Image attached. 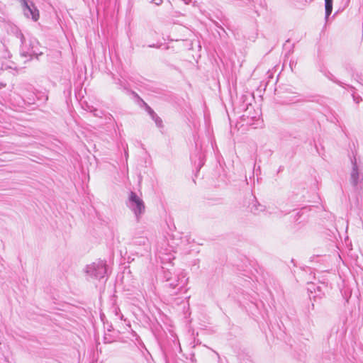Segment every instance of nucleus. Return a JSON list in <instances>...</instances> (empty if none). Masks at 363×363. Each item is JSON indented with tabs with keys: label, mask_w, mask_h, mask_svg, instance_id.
I'll use <instances>...</instances> for the list:
<instances>
[{
	"label": "nucleus",
	"mask_w": 363,
	"mask_h": 363,
	"mask_svg": "<svg viewBox=\"0 0 363 363\" xmlns=\"http://www.w3.org/2000/svg\"><path fill=\"white\" fill-rule=\"evenodd\" d=\"M127 206L133 212L136 219L139 220L140 216L145 213V206L141 198L136 193L130 191L126 203Z\"/></svg>",
	"instance_id": "obj_1"
},
{
	"label": "nucleus",
	"mask_w": 363,
	"mask_h": 363,
	"mask_svg": "<svg viewBox=\"0 0 363 363\" xmlns=\"http://www.w3.org/2000/svg\"><path fill=\"white\" fill-rule=\"evenodd\" d=\"M107 272L106 262L99 260L87 265L86 273L91 278L100 279L104 278Z\"/></svg>",
	"instance_id": "obj_2"
},
{
	"label": "nucleus",
	"mask_w": 363,
	"mask_h": 363,
	"mask_svg": "<svg viewBox=\"0 0 363 363\" xmlns=\"http://www.w3.org/2000/svg\"><path fill=\"white\" fill-rule=\"evenodd\" d=\"M22 9L25 16L37 21L39 18V11L32 1L27 0H21Z\"/></svg>",
	"instance_id": "obj_3"
},
{
	"label": "nucleus",
	"mask_w": 363,
	"mask_h": 363,
	"mask_svg": "<svg viewBox=\"0 0 363 363\" xmlns=\"http://www.w3.org/2000/svg\"><path fill=\"white\" fill-rule=\"evenodd\" d=\"M183 273L179 275H174L171 281L166 284V287L174 291H170L171 294H177L180 289L186 284L187 279H185Z\"/></svg>",
	"instance_id": "obj_4"
},
{
	"label": "nucleus",
	"mask_w": 363,
	"mask_h": 363,
	"mask_svg": "<svg viewBox=\"0 0 363 363\" xmlns=\"http://www.w3.org/2000/svg\"><path fill=\"white\" fill-rule=\"evenodd\" d=\"M42 52H39L38 49V43L36 42H32L30 43V48L26 49V46L23 45L22 47V49L21 50V55L23 57H29V60L32 59L33 56H35L36 57H38V55H42Z\"/></svg>",
	"instance_id": "obj_5"
},
{
	"label": "nucleus",
	"mask_w": 363,
	"mask_h": 363,
	"mask_svg": "<svg viewBox=\"0 0 363 363\" xmlns=\"http://www.w3.org/2000/svg\"><path fill=\"white\" fill-rule=\"evenodd\" d=\"M350 179H351L352 184L354 186H356L357 184L358 179H359V172H358L357 165L355 162L353 163V167H352V172H351V175H350Z\"/></svg>",
	"instance_id": "obj_6"
},
{
	"label": "nucleus",
	"mask_w": 363,
	"mask_h": 363,
	"mask_svg": "<svg viewBox=\"0 0 363 363\" xmlns=\"http://www.w3.org/2000/svg\"><path fill=\"white\" fill-rule=\"evenodd\" d=\"M149 114L150 115L152 119L155 122V124L157 127L160 128L162 126V120L157 116V114L149 107Z\"/></svg>",
	"instance_id": "obj_7"
},
{
	"label": "nucleus",
	"mask_w": 363,
	"mask_h": 363,
	"mask_svg": "<svg viewBox=\"0 0 363 363\" xmlns=\"http://www.w3.org/2000/svg\"><path fill=\"white\" fill-rule=\"evenodd\" d=\"M135 244L139 245H144L145 247V250L147 251H149L150 250L148 239L145 237H141V238H136L135 240Z\"/></svg>",
	"instance_id": "obj_8"
},
{
	"label": "nucleus",
	"mask_w": 363,
	"mask_h": 363,
	"mask_svg": "<svg viewBox=\"0 0 363 363\" xmlns=\"http://www.w3.org/2000/svg\"><path fill=\"white\" fill-rule=\"evenodd\" d=\"M325 21H327L329 16L333 11V0H325Z\"/></svg>",
	"instance_id": "obj_9"
},
{
	"label": "nucleus",
	"mask_w": 363,
	"mask_h": 363,
	"mask_svg": "<svg viewBox=\"0 0 363 363\" xmlns=\"http://www.w3.org/2000/svg\"><path fill=\"white\" fill-rule=\"evenodd\" d=\"M13 33H15L16 38L20 40L21 45H23L25 42V38L21 31L18 28H16L13 29Z\"/></svg>",
	"instance_id": "obj_10"
},
{
	"label": "nucleus",
	"mask_w": 363,
	"mask_h": 363,
	"mask_svg": "<svg viewBox=\"0 0 363 363\" xmlns=\"http://www.w3.org/2000/svg\"><path fill=\"white\" fill-rule=\"evenodd\" d=\"M264 208L263 206H261L260 204H255L252 207V211L254 213H257V211H264Z\"/></svg>",
	"instance_id": "obj_11"
},
{
	"label": "nucleus",
	"mask_w": 363,
	"mask_h": 363,
	"mask_svg": "<svg viewBox=\"0 0 363 363\" xmlns=\"http://www.w3.org/2000/svg\"><path fill=\"white\" fill-rule=\"evenodd\" d=\"M173 277L172 273L169 271H164V279H165V281L168 283L169 281L172 279Z\"/></svg>",
	"instance_id": "obj_12"
},
{
	"label": "nucleus",
	"mask_w": 363,
	"mask_h": 363,
	"mask_svg": "<svg viewBox=\"0 0 363 363\" xmlns=\"http://www.w3.org/2000/svg\"><path fill=\"white\" fill-rule=\"evenodd\" d=\"M90 111L93 113L94 116L101 118L103 116V112L97 110L96 108H93Z\"/></svg>",
	"instance_id": "obj_13"
},
{
	"label": "nucleus",
	"mask_w": 363,
	"mask_h": 363,
	"mask_svg": "<svg viewBox=\"0 0 363 363\" xmlns=\"http://www.w3.org/2000/svg\"><path fill=\"white\" fill-rule=\"evenodd\" d=\"M152 3H155L156 5H160L162 4V0H152Z\"/></svg>",
	"instance_id": "obj_14"
},
{
	"label": "nucleus",
	"mask_w": 363,
	"mask_h": 363,
	"mask_svg": "<svg viewBox=\"0 0 363 363\" xmlns=\"http://www.w3.org/2000/svg\"><path fill=\"white\" fill-rule=\"evenodd\" d=\"M5 86H6V84L0 82V89L5 87Z\"/></svg>",
	"instance_id": "obj_15"
},
{
	"label": "nucleus",
	"mask_w": 363,
	"mask_h": 363,
	"mask_svg": "<svg viewBox=\"0 0 363 363\" xmlns=\"http://www.w3.org/2000/svg\"><path fill=\"white\" fill-rule=\"evenodd\" d=\"M150 47H151V48H155V45H150Z\"/></svg>",
	"instance_id": "obj_16"
}]
</instances>
